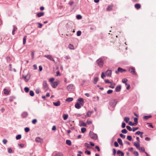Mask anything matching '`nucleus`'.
Here are the masks:
<instances>
[{
  "instance_id": "obj_1",
  "label": "nucleus",
  "mask_w": 156,
  "mask_h": 156,
  "mask_svg": "<svg viewBox=\"0 0 156 156\" xmlns=\"http://www.w3.org/2000/svg\"><path fill=\"white\" fill-rule=\"evenodd\" d=\"M96 62L100 67L102 68L103 67L104 61L102 58H99L97 60Z\"/></svg>"
},
{
  "instance_id": "obj_2",
  "label": "nucleus",
  "mask_w": 156,
  "mask_h": 156,
  "mask_svg": "<svg viewBox=\"0 0 156 156\" xmlns=\"http://www.w3.org/2000/svg\"><path fill=\"white\" fill-rule=\"evenodd\" d=\"M89 136L91 138L94 140H96L98 138L97 135L91 131H90Z\"/></svg>"
},
{
  "instance_id": "obj_3",
  "label": "nucleus",
  "mask_w": 156,
  "mask_h": 156,
  "mask_svg": "<svg viewBox=\"0 0 156 156\" xmlns=\"http://www.w3.org/2000/svg\"><path fill=\"white\" fill-rule=\"evenodd\" d=\"M43 87L45 90L48 89V87L46 81L44 80L43 83Z\"/></svg>"
},
{
  "instance_id": "obj_4",
  "label": "nucleus",
  "mask_w": 156,
  "mask_h": 156,
  "mask_svg": "<svg viewBox=\"0 0 156 156\" xmlns=\"http://www.w3.org/2000/svg\"><path fill=\"white\" fill-rule=\"evenodd\" d=\"M129 71L133 75H136V73L135 72V69L134 67H130L129 69Z\"/></svg>"
},
{
  "instance_id": "obj_5",
  "label": "nucleus",
  "mask_w": 156,
  "mask_h": 156,
  "mask_svg": "<svg viewBox=\"0 0 156 156\" xmlns=\"http://www.w3.org/2000/svg\"><path fill=\"white\" fill-rule=\"evenodd\" d=\"M74 86L73 84H71L69 85L67 87V89L68 90L71 91L73 90Z\"/></svg>"
},
{
  "instance_id": "obj_6",
  "label": "nucleus",
  "mask_w": 156,
  "mask_h": 156,
  "mask_svg": "<svg viewBox=\"0 0 156 156\" xmlns=\"http://www.w3.org/2000/svg\"><path fill=\"white\" fill-rule=\"evenodd\" d=\"M77 101L78 102L80 105L82 106H83L84 104V99L83 98H79L77 100Z\"/></svg>"
},
{
  "instance_id": "obj_7",
  "label": "nucleus",
  "mask_w": 156,
  "mask_h": 156,
  "mask_svg": "<svg viewBox=\"0 0 156 156\" xmlns=\"http://www.w3.org/2000/svg\"><path fill=\"white\" fill-rule=\"evenodd\" d=\"M126 71V70L125 69H122L121 67H119L118 68L117 70L115 71V73L116 74H118L119 72L122 73L123 72H125Z\"/></svg>"
},
{
  "instance_id": "obj_8",
  "label": "nucleus",
  "mask_w": 156,
  "mask_h": 156,
  "mask_svg": "<svg viewBox=\"0 0 156 156\" xmlns=\"http://www.w3.org/2000/svg\"><path fill=\"white\" fill-rule=\"evenodd\" d=\"M35 141L36 142L39 143H42L43 142V139L39 137H37L36 138Z\"/></svg>"
},
{
  "instance_id": "obj_9",
  "label": "nucleus",
  "mask_w": 156,
  "mask_h": 156,
  "mask_svg": "<svg viewBox=\"0 0 156 156\" xmlns=\"http://www.w3.org/2000/svg\"><path fill=\"white\" fill-rule=\"evenodd\" d=\"M44 57L46 58H47L49 59V60L52 61L53 62H55V60L53 59L52 56L50 55H44Z\"/></svg>"
},
{
  "instance_id": "obj_10",
  "label": "nucleus",
  "mask_w": 156,
  "mask_h": 156,
  "mask_svg": "<svg viewBox=\"0 0 156 156\" xmlns=\"http://www.w3.org/2000/svg\"><path fill=\"white\" fill-rule=\"evenodd\" d=\"M106 76L111 77L112 75V71L111 70L108 69L106 72Z\"/></svg>"
},
{
  "instance_id": "obj_11",
  "label": "nucleus",
  "mask_w": 156,
  "mask_h": 156,
  "mask_svg": "<svg viewBox=\"0 0 156 156\" xmlns=\"http://www.w3.org/2000/svg\"><path fill=\"white\" fill-rule=\"evenodd\" d=\"M58 84V83L57 82H53L51 83V86L54 88H56Z\"/></svg>"
},
{
  "instance_id": "obj_12",
  "label": "nucleus",
  "mask_w": 156,
  "mask_h": 156,
  "mask_svg": "<svg viewBox=\"0 0 156 156\" xmlns=\"http://www.w3.org/2000/svg\"><path fill=\"white\" fill-rule=\"evenodd\" d=\"M116 101L115 100H114L112 101L110 103V105L112 107L115 106L116 105Z\"/></svg>"
},
{
  "instance_id": "obj_13",
  "label": "nucleus",
  "mask_w": 156,
  "mask_h": 156,
  "mask_svg": "<svg viewBox=\"0 0 156 156\" xmlns=\"http://www.w3.org/2000/svg\"><path fill=\"white\" fill-rule=\"evenodd\" d=\"M140 142H134V145L138 149H140V144L139 143Z\"/></svg>"
},
{
  "instance_id": "obj_14",
  "label": "nucleus",
  "mask_w": 156,
  "mask_h": 156,
  "mask_svg": "<svg viewBox=\"0 0 156 156\" xmlns=\"http://www.w3.org/2000/svg\"><path fill=\"white\" fill-rule=\"evenodd\" d=\"M28 115V114L27 112H24L21 115V116L23 118H25L27 117Z\"/></svg>"
},
{
  "instance_id": "obj_15",
  "label": "nucleus",
  "mask_w": 156,
  "mask_h": 156,
  "mask_svg": "<svg viewBox=\"0 0 156 156\" xmlns=\"http://www.w3.org/2000/svg\"><path fill=\"white\" fill-rule=\"evenodd\" d=\"M121 89V86L119 85L117 86L115 88V90L116 92H119Z\"/></svg>"
},
{
  "instance_id": "obj_16",
  "label": "nucleus",
  "mask_w": 156,
  "mask_h": 156,
  "mask_svg": "<svg viewBox=\"0 0 156 156\" xmlns=\"http://www.w3.org/2000/svg\"><path fill=\"white\" fill-rule=\"evenodd\" d=\"M60 102L59 101H58L56 102H53V104L54 105L56 106H59L60 105Z\"/></svg>"
},
{
  "instance_id": "obj_17",
  "label": "nucleus",
  "mask_w": 156,
  "mask_h": 156,
  "mask_svg": "<svg viewBox=\"0 0 156 156\" xmlns=\"http://www.w3.org/2000/svg\"><path fill=\"white\" fill-rule=\"evenodd\" d=\"M75 107L77 109H80L81 108V106L78 102H77L75 105Z\"/></svg>"
},
{
  "instance_id": "obj_18",
  "label": "nucleus",
  "mask_w": 156,
  "mask_h": 156,
  "mask_svg": "<svg viewBox=\"0 0 156 156\" xmlns=\"http://www.w3.org/2000/svg\"><path fill=\"white\" fill-rule=\"evenodd\" d=\"M113 5L108 6L106 9V10L107 11H110L112 9V8L113 7Z\"/></svg>"
},
{
  "instance_id": "obj_19",
  "label": "nucleus",
  "mask_w": 156,
  "mask_h": 156,
  "mask_svg": "<svg viewBox=\"0 0 156 156\" xmlns=\"http://www.w3.org/2000/svg\"><path fill=\"white\" fill-rule=\"evenodd\" d=\"M93 113V111H88L87 113V115H86V116H87V117L90 116H91V115Z\"/></svg>"
},
{
  "instance_id": "obj_20",
  "label": "nucleus",
  "mask_w": 156,
  "mask_h": 156,
  "mask_svg": "<svg viewBox=\"0 0 156 156\" xmlns=\"http://www.w3.org/2000/svg\"><path fill=\"white\" fill-rule=\"evenodd\" d=\"M44 12H41L38 13L37 14V16H38V17H40L42 16H43L44 15Z\"/></svg>"
},
{
  "instance_id": "obj_21",
  "label": "nucleus",
  "mask_w": 156,
  "mask_h": 156,
  "mask_svg": "<svg viewBox=\"0 0 156 156\" xmlns=\"http://www.w3.org/2000/svg\"><path fill=\"white\" fill-rule=\"evenodd\" d=\"M117 154L118 155H119L120 154V156H123L124 155V154L123 152H122L121 151L118 150L117 151Z\"/></svg>"
},
{
  "instance_id": "obj_22",
  "label": "nucleus",
  "mask_w": 156,
  "mask_h": 156,
  "mask_svg": "<svg viewBox=\"0 0 156 156\" xmlns=\"http://www.w3.org/2000/svg\"><path fill=\"white\" fill-rule=\"evenodd\" d=\"M152 116L151 115H145L143 117V118L147 120L150 118H151Z\"/></svg>"
},
{
  "instance_id": "obj_23",
  "label": "nucleus",
  "mask_w": 156,
  "mask_h": 156,
  "mask_svg": "<svg viewBox=\"0 0 156 156\" xmlns=\"http://www.w3.org/2000/svg\"><path fill=\"white\" fill-rule=\"evenodd\" d=\"M54 156H63V154L62 153L58 152L55 153Z\"/></svg>"
},
{
  "instance_id": "obj_24",
  "label": "nucleus",
  "mask_w": 156,
  "mask_h": 156,
  "mask_svg": "<svg viewBox=\"0 0 156 156\" xmlns=\"http://www.w3.org/2000/svg\"><path fill=\"white\" fill-rule=\"evenodd\" d=\"M140 5L139 4H136L135 5V7L137 9H140Z\"/></svg>"
},
{
  "instance_id": "obj_25",
  "label": "nucleus",
  "mask_w": 156,
  "mask_h": 156,
  "mask_svg": "<svg viewBox=\"0 0 156 156\" xmlns=\"http://www.w3.org/2000/svg\"><path fill=\"white\" fill-rule=\"evenodd\" d=\"M68 115L66 114H64L63 115V117L64 120H66L68 118Z\"/></svg>"
},
{
  "instance_id": "obj_26",
  "label": "nucleus",
  "mask_w": 156,
  "mask_h": 156,
  "mask_svg": "<svg viewBox=\"0 0 156 156\" xmlns=\"http://www.w3.org/2000/svg\"><path fill=\"white\" fill-rule=\"evenodd\" d=\"M98 77H95L94 78V80H93V83L94 84H96L98 82Z\"/></svg>"
},
{
  "instance_id": "obj_27",
  "label": "nucleus",
  "mask_w": 156,
  "mask_h": 156,
  "mask_svg": "<svg viewBox=\"0 0 156 156\" xmlns=\"http://www.w3.org/2000/svg\"><path fill=\"white\" fill-rule=\"evenodd\" d=\"M117 141L120 145L122 146L123 145V144L122 140L120 138H118L117 139Z\"/></svg>"
},
{
  "instance_id": "obj_28",
  "label": "nucleus",
  "mask_w": 156,
  "mask_h": 156,
  "mask_svg": "<svg viewBox=\"0 0 156 156\" xmlns=\"http://www.w3.org/2000/svg\"><path fill=\"white\" fill-rule=\"evenodd\" d=\"M73 100V98H69L66 99V101L68 102H70L72 101Z\"/></svg>"
},
{
  "instance_id": "obj_29",
  "label": "nucleus",
  "mask_w": 156,
  "mask_h": 156,
  "mask_svg": "<svg viewBox=\"0 0 156 156\" xmlns=\"http://www.w3.org/2000/svg\"><path fill=\"white\" fill-rule=\"evenodd\" d=\"M17 29V27L15 26H13V29L12 30V34L13 35H14L15 34V32Z\"/></svg>"
},
{
  "instance_id": "obj_30",
  "label": "nucleus",
  "mask_w": 156,
  "mask_h": 156,
  "mask_svg": "<svg viewBox=\"0 0 156 156\" xmlns=\"http://www.w3.org/2000/svg\"><path fill=\"white\" fill-rule=\"evenodd\" d=\"M66 144L68 145L69 146H71V141L70 140H67L66 141Z\"/></svg>"
},
{
  "instance_id": "obj_31",
  "label": "nucleus",
  "mask_w": 156,
  "mask_h": 156,
  "mask_svg": "<svg viewBox=\"0 0 156 156\" xmlns=\"http://www.w3.org/2000/svg\"><path fill=\"white\" fill-rule=\"evenodd\" d=\"M27 36H24L23 39V44H25L26 43Z\"/></svg>"
},
{
  "instance_id": "obj_32",
  "label": "nucleus",
  "mask_w": 156,
  "mask_h": 156,
  "mask_svg": "<svg viewBox=\"0 0 156 156\" xmlns=\"http://www.w3.org/2000/svg\"><path fill=\"white\" fill-rule=\"evenodd\" d=\"M4 90V93L5 94H9V91L6 89H5Z\"/></svg>"
},
{
  "instance_id": "obj_33",
  "label": "nucleus",
  "mask_w": 156,
  "mask_h": 156,
  "mask_svg": "<svg viewBox=\"0 0 156 156\" xmlns=\"http://www.w3.org/2000/svg\"><path fill=\"white\" fill-rule=\"evenodd\" d=\"M128 80L126 78H123L122 80V82L125 84H127L126 83Z\"/></svg>"
},
{
  "instance_id": "obj_34",
  "label": "nucleus",
  "mask_w": 156,
  "mask_h": 156,
  "mask_svg": "<svg viewBox=\"0 0 156 156\" xmlns=\"http://www.w3.org/2000/svg\"><path fill=\"white\" fill-rule=\"evenodd\" d=\"M21 138V135L20 134L16 136V139L17 140L20 139Z\"/></svg>"
},
{
  "instance_id": "obj_35",
  "label": "nucleus",
  "mask_w": 156,
  "mask_h": 156,
  "mask_svg": "<svg viewBox=\"0 0 156 156\" xmlns=\"http://www.w3.org/2000/svg\"><path fill=\"white\" fill-rule=\"evenodd\" d=\"M129 120V118L128 117H125V118H124V121L126 122V123H127Z\"/></svg>"
},
{
  "instance_id": "obj_36",
  "label": "nucleus",
  "mask_w": 156,
  "mask_h": 156,
  "mask_svg": "<svg viewBox=\"0 0 156 156\" xmlns=\"http://www.w3.org/2000/svg\"><path fill=\"white\" fill-rule=\"evenodd\" d=\"M135 124L136 125L138 123V119L137 118H134V119Z\"/></svg>"
},
{
  "instance_id": "obj_37",
  "label": "nucleus",
  "mask_w": 156,
  "mask_h": 156,
  "mask_svg": "<svg viewBox=\"0 0 156 156\" xmlns=\"http://www.w3.org/2000/svg\"><path fill=\"white\" fill-rule=\"evenodd\" d=\"M144 133L143 132H140V131H137L135 133V134L138 135H140V134H143Z\"/></svg>"
},
{
  "instance_id": "obj_38",
  "label": "nucleus",
  "mask_w": 156,
  "mask_h": 156,
  "mask_svg": "<svg viewBox=\"0 0 156 156\" xmlns=\"http://www.w3.org/2000/svg\"><path fill=\"white\" fill-rule=\"evenodd\" d=\"M127 139L131 141L132 140V137L130 136H127Z\"/></svg>"
},
{
  "instance_id": "obj_39",
  "label": "nucleus",
  "mask_w": 156,
  "mask_h": 156,
  "mask_svg": "<svg viewBox=\"0 0 156 156\" xmlns=\"http://www.w3.org/2000/svg\"><path fill=\"white\" fill-rule=\"evenodd\" d=\"M115 83H112V84H111V86H109V87L110 88H114L115 87Z\"/></svg>"
},
{
  "instance_id": "obj_40",
  "label": "nucleus",
  "mask_w": 156,
  "mask_h": 156,
  "mask_svg": "<svg viewBox=\"0 0 156 156\" xmlns=\"http://www.w3.org/2000/svg\"><path fill=\"white\" fill-rule=\"evenodd\" d=\"M86 130V129L85 128H82L81 129V132L82 133H84Z\"/></svg>"
},
{
  "instance_id": "obj_41",
  "label": "nucleus",
  "mask_w": 156,
  "mask_h": 156,
  "mask_svg": "<svg viewBox=\"0 0 156 156\" xmlns=\"http://www.w3.org/2000/svg\"><path fill=\"white\" fill-rule=\"evenodd\" d=\"M121 132L122 133H125V134H126L127 133V131L125 129H122V130Z\"/></svg>"
},
{
  "instance_id": "obj_42",
  "label": "nucleus",
  "mask_w": 156,
  "mask_h": 156,
  "mask_svg": "<svg viewBox=\"0 0 156 156\" xmlns=\"http://www.w3.org/2000/svg\"><path fill=\"white\" fill-rule=\"evenodd\" d=\"M69 47L70 49H74V46L71 44H69Z\"/></svg>"
},
{
  "instance_id": "obj_43",
  "label": "nucleus",
  "mask_w": 156,
  "mask_h": 156,
  "mask_svg": "<svg viewBox=\"0 0 156 156\" xmlns=\"http://www.w3.org/2000/svg\"><path fill=\"white\" fill-rule=\"evenodd\" d=\"M30 95L31 96H33L34 95V91L32 90L30 91Z\"/></svg>"
},
{
  "instance_id": "obj_44",
  "label": "nucleus",
  "mask_w": 156,
  "mask_h": 156,
  "mask_svg": "<svg viewBox=\"0 0 156 156\" xmlns=\"http://www.w3.org/2000/svg\"><path fill=\"white\" fill-rule=\"evenodd\" d=\"M27 77V79L26 80V82L29 79H30V75L29 74H27V75L26 76Z\"/></svg>"
},
{
  "instance_id": "obj_45",
  "label": "nucleus",
  "mask_w": 156,
  "mask_h": 156,
  "mask_svg": "<svg viewBox=\"0 0 156 156\" xmlns=\"http://www.w3.org/2000/svg\"><path fill=\"white\" fill-rule=\"evenodd\" d=\"M37 120L36 119H34L32 120V123L33 124H35L37 122Z\"/></svg>"
},
{
  "instance_id": "obj_46",
  "label": "nucleus",
  "mask_w": 156,
  "mask_h": 156,
  "mask_svg": "<svg viewBox=\"0 0 156 156\" xmlns=\"http://www.w3.org/2000/svg\"><path fill=\"white\" fill-rule=\"evenodd\" d=\"M84 146L87 148H89L90 147L89 145L87 143H85L84 144Z\"/></svg>"
},
{
  "instance_id": "obj_47",
  "label": "nucleus",
  "mask_w": 156,
  "mask_h": 156,
  "mask_svg": "<svg viewBox=\"0 0 156 156\" xmlns=\"http://www.w3.org/2000/svg\"><path fill=\"white\" fill-rule=\"evenodd\" d=\"M81 126H83L85 127L87 126V125L86 123L84 122H82L81 123Z\"/></svg>"
},
{
  "instance_id": "obj_48",
  "label": "nucleus",
  "mask_w": 156,
  "mask_h": 156,
  "mask_svg": "<svg viewBox=\"0 0 156 156\" xmlns=\"http://www.w3.org/2000/svg\"><path fill=\"white\" fill-rule=\"evenodd\" d=\"M129 124L130 126H133L136 125L134 123H133L131 121H129Z\"/></svg>"
},
{
  "instance_id": "obj_49",
  "label": "nucleus",
  "mask_w": 156,
  "mask_h": 156,
  "mask_svg": "<svg viewBox=\"0 0 156 156\" xmlns=\"http://www.w3.org/2000/svg\"><path fill=\"white\" fill-rule=\"evenodd\" d=\"M8 151L9 153H12V150L11 148H9L8 149Z\"/></svg>"
},
{
  "instance_id": "obj_50",
  "label": "nucleus",
  "mask_w": 156,
  "mask_h": 156,
  "mask_svg": "<svg viewBox=\"0 0 156 156\" xmlns=\"http://www.w3.org/2000/svg\"><path fill=\"white\" fill-rule=\"evenodd\" d=\"M126 128L129 131H131L132 130V128H131V127L129 126H126Z\"/></svg>"
},
{
  "instance_id": "obj_51",
  "label": "nucleus",
  "mask_w": 156,
  "mask_h": 156,
  "mask_svg": "<svg viewBox=\"0 0 156 156\" xmlns=\"http://www.w3.org/2000/svg\"><path fill=\"white\" fill-rule=\"evenodd\" d=\"M37 24H38V27L39 28H41L42 27L43 25L40 23H37Z\"/></svg>"
},
{
  "instance_id": "obj_52",
  "label": "nucleus",
  "mask_w": 156,
  "mask_h": 156,
  "mask_svg": "<svg viewBox=\"0 0 156 156\" xmlns=\"http://www.w3.org/2000/svg\"><path fill=\"white\" fill-rule=\"evenodd\" d=\"M106 76V75L104 74L103 72H102L101 75V77L102 79H104V77Z\"/></svg>"
},
{
  "instance_id": "obj_53",
  "label": "nucleus",
  "mask_w": 156,
  "mask_h": 156,
  "mask_svg": "<svg viewBox=\"0 0 156 156\" xmlns=\"http://www.w3.org/2000/svg\"><path fill=\"white\" fill-rule=\"evenodd\" d=\"M24 90L25 92L26 93L28 92L29 91V88L28 87H25L24 88Z\"/></svg>"
},
{
  "instance_id": "obj_54",
  "label": "nucleus",
  "mask_w": 156,
  "mask_h": 156,
  "mask_svg": "<svg viewBox=\"0 0 156 156\" xmlns=\"http://www.w3.org/2000/svg\"><path fill=\"white\" fill-rule=\"evenodd\" d=\"M120 136L123 139H125L126 137L125 135H123L122 133L120 134Z\"/></svg>"
},
{
  "instance_id": "obj_55",
  "label": "nucleus",
  "mask_w": 156,
  "mask_h": 156,
  "mask_svg": "<svg viewBox=\"0 0 156 156\" xmlns=\"http://www.w3.org/2000/svg\"><path fill=\"white\" fill-rule=\"evenodd\" d=\"M30 129L28 127H26L25 128V131L26 132H28L30 131Z\"/></svg>"
},
{
  "instance_id": "obj_56",
  "label": "nucleus",
  "mask_w": 156,
  "mask_h": 156,
  "mask_svg": "<svg viewBox=\"0 0 156 156\" xmlns=\"http://www.w3.org/2000/svg\"><path fill=\"white\" fill-rule=\"evenodd\" d=\"M139 150H140V151L141 152L145 151L144 148L143 147H141V148H140V149Z\"/></svg>"
},
{
  "instance_id": "obj_57",
  "label": "nucleus",
  "mask_w": 156,
  "mask_h": 156,
  "mask_svg": "<svg viewBox=\"0 0 156 156\" xmlns=\"http://www.w3.org/2000/svg\"><path fill=\"white\" fill-rule=\"evenodd\" d=\"M133 154L136 156H138V155H139L137 151H134V152H133Z\"/></svg>"
},
{
  "instance_id": "obj_58",
  "label": "nucleus",
  "mask_w": 156,
  "mask_h": 156,
  "mask_svg": "<svg viewBox=\"0 0 156 156\" xmlns=\"http://www.w3.org/2000/svg\"><path fill=\"white\" fill-rule=\"evenodd\" d=\"M81 32L80 31H78L77 32V36H80L81 35Z\"/></svg>"
},
{
  "instance_id": "obj_59",
  "label": "nucleus",
  "mask_w": 156,
  "mask_h": 156,
  "mask_svg": "<svg viewBox=\"0 0 156 156\" xmlns=\"http://www.w3.org/2000/svg\"><path fill=\"white\" fill-rule=\"evenodd\" d=\"M85 153L87 154L88 155H90V152L89 151H85Z\"/></svg>"
},
{
  "instance_id": "obj_60",
  "label": "nucleus",
  "mask_w": 156,
  "mask_h": 156,
  "mask_svg": "<svg viewBox=\"0 0 156 156\" xmlns=\"http://www.w3.org/2000/svg\"><path fill=\"white\" fill-rule=\"evenodd\" d=\"M113 92V90H109L107 91V93L108 94L112 93Z\"/></svg>"
},
{
  "instance_id": "obj_61",
  "label": "nucleus",
  "mask_w": 156,
  "mask_h": 156,
  "mask_svg": "<svg viewBox=\"0 0 156 156\" xmlns=\"http://www.w3.org/2000/svg\"><path fill=\"white\" fill-rule=\"evenodd\" d=\"M139 127H134L133 128V132H134L136 130H137L138 129H139Z\"/></svg>"
},
{
  "instance_id": "obj_62",
  "label": "nucleus",
  "mask_w": 156,
  "mask_h": 156,
  "mask_svg": "<svg viewBox=\"0 0 156 156\" xmlns=\"http://www.w3.org/2000/svg\"><path fill=\"white\" fill-rule=\"evenodd\" d=\"M76 18L78 19H80L82 18V16L80 15H77Z\"/></svg>"
},
{
  "instance_id": "obj_63",
  "label": "nucleus",
  "mask_w": 156,
  "mask_h": 156,
  "mask_svg": "<svg viewBox=\"0 0 156 156\" xmlns=\"http://www.w3.org/2000/svg\"><path fill=\"white\" fill-rule=\"evenodd\" d=\"M55 80V79L54 78H52L51 79H50L49 80V81L51 83L53 82V81Z\"/></svg>"
},
{
  "instance_id": "obj_64",
  "label": "nucleus",
  "mask_w": 156,
  "mask_h": 156,
  "mask_svg": "<svg viewBox=\"0 0 156 156\" xmlns=\"http://www.w3.org/2000/svg\"><path fill=\"white\" fill-rule=\"evenodd\" d=\"M114 145H115V147H118L119 146V144L117 142H116V141L115 142Z\"/></svg>"
}]
</instances>
